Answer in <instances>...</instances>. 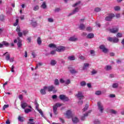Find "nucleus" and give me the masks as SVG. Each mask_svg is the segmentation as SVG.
Instances as JSON below:
<instances>
[{
  "label": "nucleus",
  "instance_id": "49530a36",
  "mask_svg": "<svg viewBox=\"0 0 124 124\" xmlns=\"http://www.w3.org/2000/svg\"><path fill=\"white\" fill-rule=\"evenodd\" d=\"M86 82L85 81H82L80 82V86H81V87H84L85 86H86Z\"/></svg>",
  "mask_w": 124,
  "mask_h": 124
},
{
  "label": "nucleus",
  "instance_id": "bf43d9fd",
  "mask_svg": "<svg viewBox=\"0 0 124 124\" xmlns=\"http://www.w3.org/2000/svg\"><path fill=\"white\" fill-rule=\"evenodd\" d=\"M14 68H15V66H14V65H12L11 68V72H14Z\"/></svg>",
  "mask_w": 124,
  "mask_h": 124
},
{
  "label": "nucleus",
  "instance_id": "dca6fc26",
  "mask_svg": "<svg viewBox=\"0 0 124 124\" xmlns=\"http://www.w3.org/2000/svg\"><path fill=\"white\" fill-rule=\"evenodd\" d=\"M53 113H54L55 115H58V108H57L56 107H54L53 106Z\"/></svg>",
  "mask_w": 124,
  "mask_h": 124
},
{
  "label": "nucleus",
  "instance_id": "c756f323",
  "mask_svg": "<svg viewBox=\"0 0 124 124\" xmlns=\"http://www.w3.org/2000/svg\"><path fill=\"white\" fill-rule=\"evenodd\" d=\"M112 87L113 88V89H117V88L119 87V84L118 83H113Z\"/></svg>",
  "mask_w": 124,
  "mask_h": 124
},
{
  "label": "nucleus",
  "instance_id": "aec40b11",
  "mask_svg": "<svg viewBox=\"0 0 124 124\" xmlns=\"http://www.w3.org/2000/svg\"><path fill=\"white\" fill-rule=\"evenodd\" d=\"M46 89H45L44 87V89H41L40 90V93H41V94H46Z\"/></svg>",
  "mask_w": 124,
  "mask_h": 124
},
{
  "label": "nucleus",
  "instance_id": "9d476101",
  "mask_svg": "<svg viewBox=\"0 0 124 124\" xmlns=\"http://www.w3.org/2000/svg\"><path fill=\"white\" fill-rule=\"evenodd\" d=\"M17 39H18V42H17V47H18V48H21V47H22V41H21V40H20V37H17Z\"/></svg>",
  "mask_w": 124,
  "mask_h": 124
},
{
  "label": "nucleus",
  "instance_id": "7ed1b4c3",
  "mask_svg": "<svg viewBox=\"0 0 124 124\" xmlns=\"http://www.w3.org/2000/svg\"><path fill=\"white\" fill-rule=\"evenodd\" d=\"M109 31L111 33H117V32L119 31V28L115 26L110 29H109Z\"/></svg>",
  "mask_w": 124,
  "mask_h": 124
},
{
  "label": "nucleus",
  "instance_id": "c85d7f7f",
  "mask_svg": "<svg viewBox=\"0 0 124 124\" xmlns=\"http://www.w3.org/2000/svg\"><path fill=\"white\" fill-rule=\"evenodd\" d=\"M41 7H42V8H43L44 9H46V8L47 7V5H46V2H44L42 4V5L41 6Z\"/></svg>",
  "mask_w": 124,
  "mask_h": 124
},
{
  "label": "nucleus",
  "instance_id": "4468645a",
  "mask_svg": "<svg viewBox=\"0 0 124 124\" xmlns=\"http://www.w3.org/2000/svg\"><path fill=\"white\" fill-rule=\"evenodd\" d=\"M90 66V64L89 63H84L83 67V70H85V69H87V67H89Z\"/></svg>",
  "mask_w": 124,
  "mask_h": 124
},
{
  "label": "nucleus",
  "instance_id": "8fccbe9b",
  "mask_svg": "<svg viewBox=\"0 0 124 124\" xmlns=\"http://www.w3.org/2000/svg\"><path fill=\"white\" fill-rule=\"evenodd\" d=\"M117 37H123V34L122 33H118L116 35Z\"/></svg>",
  "mask_w": 124,
  "mask_h": 124
},
{
  "label": "nucleus",
  "instance_id": "f3484780",
  "mask_svg": "<svg viewBox=\"0 0 124 124\" xmlns=\"http://www.w3.org/2000/svg\"><path fill=\"white\" fill-rule=\"evenodd\" d=\"M77 40V38H75V37H71L69 39V41L75 42Z\"/></svg>",
  "mask_w": 124,
  "mask_h": 124
},
{
  "label": "nucleus",
  "instance_id": "473e14b6",
  "mask_svg": "<svg viewBox=\"0 0 124 124\" xmlns=\"http://www.w3.org/2000/svg\"><path fill=\"white\" fill-rule=\"evenodd\" d=\"M113 43H118L119 42V38H113Z\"/></svg>",
  "mask_w": 124,
  "mask_h": 124
},
{
  "label": "nucleus",
  "instance_id": "ea45409f",
  "mask_svg": "<svg viewBox=\"0 0 124 124\" xmlns=\"http://www.w3.org/2000/svg\"><path fill=\"white\" fill-rule=\"evenodd\" d=\"M38 9H39V7L38 6V5L35 6L33 8L34 11H37Z\"/></svg>",
  "mask_w": 124,
  "mask_h": 124
},
{
  "label": "nucleus",
  "instance_id": "79ce46f5",
  "mask_svg": "<svg viewBox=\"0 0 124 124\" xmlns=\"http://www.w3.org/2000/svg\"><path fill=\"white\" fill-rule=\"evenodd\" d=\"M5 59L6 61H9L10 60V55H9V54H7L6 56Z\"/></svg>",
  "mask_w": 124,
  "mask_h": 124
},
{
  "label": "nucleus",
  "instance_id": "cd10ccee",
  "mask_svg": "<svg viewBox=\"0 0 124 124\" xmlns=\"http://www.w3.org/2000/svg\"><path fill=\"white\" fill-rule=\"evenodd\" d=\"M53 106H54V107H56L57 108H58V107H61V106H62V104H61L60 103H57Z\"/></svg>",
  "mask_w": 124,
  "mask_h": 124
},
{
  "label": "nucleus",
  "instance_id": "864d4df0",
  "mask_svg": "<svg viewBox=\"0 0 124 124\" xmlns=\"http://www.w3.org/2000/svg\"><path fill=\"white\" fill-rule=\"evenodd\" d=\"M48 21L49 23H53V22H54V19H53V18H48Z\"/></svg>",
  "mask_w": 124,
  "mask_h": 124
},
{
  "label": "nucleus",
  "instance_id": "774afa93",
  "mask_svg": "<svg viewBox=\"0 0 124 124\" xmlns=\"http://www.w3.org/2000/svg\"><path fill=\"white\" fill-rule=\"evenodd\" d=\"M86 31H92V28H91L90 27H87L86 28Z\"/></svg>",
  "mask_w": 124,
  "mask_h": 124
},
{
  "label": "nucleus",
  "instance_id": "2eb2a0df",
  "mask_svg": "<svg viewBox=\"0 0 124 124\" xmlns=\"http://www.w3.org/2000/svg\"><path fill=\"white\" fill-rule=\"evenodd\" d=\"M26 107H28V104L27 103H22L21 104V108L22 109H25Z\"/></svg>",
  "mask_w": 124,
  "mask_h": 124
},
{
  "label": "nucleus",
  "instance_id": "c9c22d12",
  "mask_svg": "<svg viewBox=\"0 0 124 124\" xmlns=\"http://www.w3.org/2000/svg\"><path fill=\"white\" fill-rule=\"evenodd\" d=\"M114 9L115 11H119V10L121 9V8L120 7V6H116L114 7Z\"/></svg>",
  "mask_w": 124,
  "mask_h": 124
},
{
  "label": "nucleus",
  "instance_id": "b1692460",
  "mask_svg": "<svg viewBox=\"0 0 124 124\" xmlns=\"http://www.w3.org/2000/svg\"><path fill=\"white\" fill-rule=\"evenodd\" d=\"M48 47H49V48H57V46L54 44H50L48 45Z\"/></svg>",
  "mask_w": 124,
  "mask_h": 124
},
{
  "label": "nucleus",
  "instance_id": "1a4fd4ad",
  "mask_svg": "<svg viewBox=\"0 0 124 124\" xmlns=\"http://www.w3.org/2000/svg\"><path fill=\"white\" fill-rule=\"evenodd\" d=\"M72 114V112L71 111V109H69L66 111V115L68 119H69L70 117H71V114Z\"/></svg>",
  "mask_w": 124,
  "mask_h": 124
},
{
  "label": "nucleus",
  "instance_id": "412c9836",
  "mask_svg": "<svg viewBox=\"0 0 124 124\" xmlns=\"http://www.w3.org/2000/svg\"><path fill=\"white\" fill-rule=\"evenodd\" d=\"M86 117H88V113L84 114V115L81 117V121H85Z\"/></svg>",
  "mask_w": 124,
  "mask_h": 124
},
{
  "label": "nucleus",
  "instance_id": "6e6d98bb",
  "mask_svg": "<svg viewBox=\"0 0 124 124\" xmlns=\"http://www.w3.org/2000/svg\"><path fill=\"white\" fill-rule=\"evenodd\" d=\"M17 34H18V36H19V37H22V36H23V33H22V32H18Z\"/></svg>",
  "mask_w": 124,
  "mask_h": 124
},
{
  "label": "nucleus",
  "instance_id": "de8ad7c7",
  "mask_svg": "<svg viewBox=\"0 0 124 124\" xmlns=\"http://www.w3.org/2000/svg\"><path fill=\"white\" fill-rule=\"evenodd\" d=\"M9 107V105H4L3 107L2 110H4L6 108H8Z\"/></svg>",
  "mask_w": 124,
  "mask_h": 124
},
{
  "label": "nucleus",
  "instance_id": "5fc2aeb1",
  "mask_svg": "<svg viewBox=\"0 0 124 124\" xmlns=\"http://www.w3.org/2000/svg\"><path fill=\"white\" fill-rule=\"evenodd\" d=\"M3 45H5V46L8 47V46H9V43L5 41V42H3Z\"/></svg>",
  "mask_w": 124,
  "mask_h": 124
},
{
  "label": "nucleus",
  "instance_id": "a18cd8bd",
  "mask_svg": "<svg viewBox=\"0 0 124 124\" xmlns=\"http://www.w3.org/2000/svg\"><path fill=\"white\" fill-rule=\"evenodd\" d=\"M110 112L111 113V114H114L115 115L117 114V112L114 109H110Z\"/></svg>",
  "mask_w": 124,
  "mask_h": 124
},
{
  "label": "nucleus",
  "instance_id": "69168bd1",
  "mask_svg": "<svg viewBox=\"0 0 124 124\" xmlns=\"http://www.w3.org/2000/svg\"><path fill=\"white\" fill-rule=\"evenodd\" d=\"M23 34H24V35H26V34H27L28 33V31H23L22 32Z\"/></svg>",
  "mask_w": 124,
  "mask_h": 124
},
{
  "label": "nucleus",
  "instance_id": "a211bd4d",
  "mask_svg": "<svg viewBox=\"0 0 124 124\" xmlns=\"http://www.w3.org/2000/svg\"><path fill=\"white\" fill-rule=\"evenodd\" d=\"M37 42L38 45H40L42 43V41L41 40V38L40 37H38L37 39Z\"/></svg>",
  "mask_w": 124,
  "mask_h": 124
},
{
  "label": "nucleus",
  "instance_id": "bb28decb",
  "mask_svg": "<svg viewBox=\"0 0 124 124\" xmlns=\"http://www.w3.org/2000/svg\"><path fill=\"white\" fill-rule=\"evenodd\" d=\"M68 60H69V61H75V57L73 56H69Z\"/></svg>",
  "mask_w": 124,
  "mask_h": 124
},
{
  "label": "nucleus",
  "instance_id": "37998d69",
  "mask_svg": "<svg viewBox=\"0 0 124 124\" xmlns=\"http://www.w3.org/2000/svg\"><path fill=\"white\" fill-rule=\"evenodd\" d=\"M88 108H89V105H86L85 107L83 109V112H85V111H87V110H88Z\"/></svg>",
  "mask_w": 124,
  "mask_h": 124
},
{
  "label": "nucleus",
  "instance_id": "13d9d810",
  "mask_svg": "<svg viewBox=\"0 0 124 124\" xmlns=\"http://www.w3.org/2000/svg\"><path fill=\"white\" fill-rule=\"evenodd\" d=\"M109 97H111V98H113L114 97H116V95H115L114 94H110L109 95Z\"/></svg>",
  "mask_w": 124,
  "mask_h": 124
},
{
  "label": "nucleus",
  "instance_id": "338daca9",
  "mask_svg": "<svg viewBox=\"0 0 124 124\" xmlns=\"http://www.w3.org/2000/svg\"><path fill=\"white\" fill-rule=\"evenodd\" d=\"M83 101L82 100H80L78 101V104H79L80 105H82V104H83Z\"/></svg>",
  "mask_w": 124,
  "mask_h": 124
},
{
  "label": "nucleus",
  "instance_id": "423d86ee",
  "mask_svg": "<svg viewBox=\"0 0 124 124\" xmlns=\"http://www.w3.org/2000/svg\"><path fill=\"white\" fill-rule=\"evenodd\" d=\"M99 48L101 50H102V51L103 53H105L106 54V53H108V49H107L106 47L105 46L103 45H101L100 46Z\"/></svg>",
  "mask_w": 124,
  "mask_h": 124
},
{
  "label": "nucleus",
  "instance_id": "4d7b16f0",
  "mask_svg": "<svg viewBox=\"0 0 124 124\" xmlns=\"http://www.w3.org/2000/svg\"><path fill=\"white\" fill-rule=\"evenodd\" d=\"M54 11L55 12H59V11H61V9L60 8H56Z\"/></svg>",
  "mask_w": 124,
  "mask_h": 124
},
{
  "label": "nucleus",
  "instance_id": "f03ea898",
  "mask_svg": "<svg viewBox=\"0 0 124 124\" xmlns=\"http://www.w3.org/2000/svg\"><path fill=\"white\" fill-rule=\"evenodd\" d=\"M59 98L61 100H63L64 101H69V98L68 97L66 96L64 94H61L59 96Z\"/></svg>",
  "mask_w": 124,
  "mask_h": 124
},
{
  "label": "nucleus",
  "instance_id": "20e7f679",
  "mask_svg": "<svg viewBox=\"0 0 124 124\" xmlns=\"http://www.w3.org/2000/svg\"><path fill=\"white\" fill-rule=\"evenodd\" d=\"M115 17V14H109L108 15V16L106 17V21H112V19Z\"/></svg>",
  "mask_w": 124,
  "mask_h": 124
},
{
  "label": "nucleus",
  "instance_id": "f8f14e48",
  "mask_svg": "<svg viewBox=\"0 0 124 124\" xmlns=\"http://www.w3.org/2000/svg\"><path fill=\"white\" fill-rule=\"evenodd\" d=\"M87 38L91 39L93 38V37H94V35L93 33H90L87 35Z\"/></svg>",
  "mask_w": 124,
  "mask_h": 124
},
{
  "label": "nucleus",
  "instance_id": "f704fd0d",
  "mask_svg": "<svg viewBox=\"0 0 124 124\" xmlns=\"http://www.w3.org/2000/svg\"><path fill=\"white\" fill-rule=\"evenodd\" d=\"M80 30H84L85 29V25L81 24L79 27Z\"/></svg>",
  "mask_w": 124,
  "mask_h": 124
},
{
  "label": "nucleus",
  "instance_id": "603ef678",
  "mask_svg": "<svg viewBox=\"0 0 124 124\" xmlns=\"http://www.w3.org/2000/svg\"><path fill=\"white\" fill-rule=\"evenodd\" d=\"M113 38H112L111 37H109L108 38V41H109L110 42H113Z\"/></svg>",
  "mask_w": 124,
  "mask_h": 124
},
{
  "label": "nucleus",
  "instance_id": "4be33fe9",
  "mask_svg": "<svg viewBox=\"0 0 124 124\" xmlns=\"http://www.w3.org/2000/svg\"><path fill=\"white\" fill-rule=\"evenodd\" d=\"M105 69H106L107 71L111 70V69H112V66L110 65H107L105 67Z\"/></svg>",
  "mask_w": 124,
  "mask_h": 124
},
{
  "label": "nucleus",
  "instance_id": "0e129e2a",
  "mask_svg": "<svg viewBox=\"0 0 124 124\" xmlns=\"http://www.w3.org/2000/svg\"><path fill=\"white\" fill-rule=\"evenodd\" d=\"M60 81L61 84H63V83H64V80L62 78L60 79Z\"/></svg>",
  "mask_w": 124,
  "mask_h": 124
},
{
  "label": "nucleus",
  "instance_id": "680f3d73",
  "mask_svg": "<svg viewBox=\"0 0 124 124\" xmlns=\"http://www.w3.org/2000/svg\"><path fill=\"white\" fill-rule=\"evenodd\" d=\"M51 55H55L56 54V50H53L50 52Z\"/></svg>",
  "mask_w": 124,
  "mask_h": 124
},
{
  "label": "nucleus",
  "instance_id": "2f4dec72",
  "mask_svg": "<svg viewBox=\"0 0 124 124\" xmlns=\"http://www.w3.org/2000/svg\"><path fill=\"white\" fill-rule=\"evenodd\" d=\"M37 110L38 111V112H39V113H40V114L42 116V117H44V115L43 114V111H42V110L39 109H39H37Z\"/></svg>",
  "mask_w": 124,
  "mask_h": 124
},
{
  "label": "nucleus",
  "instance_id": "393cba45",
  "mask_svg": "<svg viewBox=\"0 0 124 124\" xmlns=\"http://www.w3.org/2000/svg\"><path fill=\"white\" fill-rule=\"evenodd\" d=\"M35 105L36 106V109L38 110V109H39V104H38V103H37V101L36 100L35 101Z\"/></svg>",
  "mask_w": 124,
  "mask_h": 124
},
{
  "label": "nucleus",
  "instance_id": "e2e57ef3",
  "mask_svg": "<svg viewBox=\"0 0 124 124\" xmlns=\"http://www.w3.org/2000/svg\"><path fill=\"white\" fill-rule=\"evenodd\" d=\"M97 72L95 70H93L92 72V75H93L94 74H96Z\"/></svg>",
  "mask_w": 124,
  "mask_h": 124
},
{
  "label": "nucleus",
  "instance_id": "a19ab883",
  "mask_svg": "<svg viewBox=\"0 0 124 124\" xmlns=\"http://www.w3.org/2000/svg\"><path fill=\"white\" fill-rule=\"evenodd\" d=\"M16 31H17V32H20L21 31V27H20V26H18L16 27Z\"/></svg>",
  "mask_w": 124,
  "mask_h": 124
},
{
  "label": "nucleus",
  "instance_id": "7c9ffc66",
  "mask_svg": "<svg viewBox=\"0 0 124 124\" xmlns=\"http://www.w3.org/2000/svg\"><path fill=\"white\" fill-rule=\"evenodd\" d=\"M93 124H100V121L98 119H95L93 121Z\"/></svg>",
  "mask_w": 124,
  "mask_h": 124
},
{
  "label": "nucleus",
  "instance_id": "052dcab7",
  "mask_svg": "<svg viewBox=\"0 0 124 124\" xmlns=\"http://www.w3.org/2000/svg\"><path fill=\"white\" fill-rule=\"evenodd\" d=\"M115 17L116 18H120V17H121V14H116Z\"/></svg>",
  "mask_w": 124,
  "mask_h": 124
},
{
  "label": "nucleus",
  "instance_id": "e433bc0d",
  "mask_svg": "<svg viewBox=\"0 0 124 124\" xmlns=\"http://www.w3.org/2000/svg\"><path fill=\"white\" fill-rule=\"evenodd\" d=\"M80 3H81V1H78L77 2L73 5V7H75V6H77V5H79Z\"/></svg>",
  "mask_w": 124,
  "mask_h": 124
},
{
  "label": "nucleus",
  "instance_id": "6e6552de",
  "mask_svg": "<svg viewBox=\"0 0 124 124\" xmlns=\"http://www.w3.org/2000/svg\"><path fill=\"white\" fill-rule=\"evenodd\" d=\"M44 89H47L48 92H53V91H54V90H55V87H54V86L51 85L50 86H45L44 87Z\"/></svg>",
  "mask_w": 124,
  "mask_h": 124
},
{
  "label": "nucleus",
  "instance_id": "3c124183",
  "mask_svg": "<svg viewBox=\"0 0 124 124\" xmlns=\"http://www.w3.org/2000/svg\"><path fill=\"white\" fill-rule=\"evenodd\" d=\"M4 16L1 15L0 16V21H4Z\"/></svg>",
  "mask_w": 124,
  "mask_h": 124
},
{
  "label": "nucleus",
  "instance_id": "39448f33",
  "mask_svg": "<svg viewBox=\"0 0 124 124\" xmlns=\"http://www.w3.org/2000/svg\"><path fill=\"white\" fill-rule=\"evenodd\" d=\"M77 97L81 100V99H84V95H83V93L81 92H78V94L76 95Z\"/></svg>",
  "mask_w": 124,
  "mask_h": 124
},
{
  "label": "nucleus",
  "instance_id": "ddd939ff",
  "mask_svg": "<svg viewBox=\"0 0 124 124\" xmlns=\"http://www.w3.org/2000/svg\"><path fill=\"white\" fill-rule=\"evenodd\" d=\"M68 69H69L70 72H71V73H72V74H74L75 73H77V71H76V70H75V69H70V68H71V67H68Z\"/></svg>",
  "mask_w": 124,
  "mask_h": 124
},
{
  "label": "nucleus",
  "instance_id": "72a5a7b5",
  "mask_svg": "<svg viewBox=\"0 0 124 124\" xmlns=\"http://www.w3.org/2000/svg\"><path fill=\"white\" fill-rule=\"evenodd\" d=\"M18 120L19 122H24V117L19 116L18 117Z\"/></svg>",
  "mask_w": 124,
  "mask_h": 124
},
{
  "label": "nucleus",
  "instance_id": "6ab92c4d",
  "mask_svg": "<svg viewBox=\"0 0 124 124\" xmlns=\"http://www.w3.org/2000/svg\"><path fill=\"white\" fill-rule=\"evenodd\" d=\"M56 63H57V61H56V60H51L50 62V64L51 65H52V66L56 65Z\"/></svg>",
  "mask_w": 124,
  "mask_h": 124
},
{
  "label": "nucleus",
  "instance_id": "f257e3e1",
  "mask_svg": "<svg viewBox=\"0 0 124 124\" xmlns=\"http://www.w3.org/2000/svg\"><path fill=\"white\" fill-rule=\"evenodd\" d=\"M97 105L99 111H100L101 113H103V111H104V108L103 107V105H102V104H101V102H98L97 103Z\"/></svg>",
  "mask_w": 124,
  "mask_h": 124
},
{
  "label": "nucleus",
  "instance_id": "58836bf2",
  "mask_svg": "<svg viewBox=\"0 0 124 124\" xmlns=\"http://www.w3.org/2000/svg\"><path fill=\"white\" fill-rule=\"evenodd\" d=\"M30 112H31V109L30 108H27V109H25V112L26 113V114L30 113Z\"/></svg>",
  "mask_w": 124,
  "mask_h": 124
},
{
  "label": "nucleus",
  "instance_id": "09e8293b",
  "mask_svg": "<svg viewBox=\"0 0 124 124\" xmlns=\"http://www.w3.org/2000/svg\"><path fill=\"white\" fill-rule=\"evenodd\" d=\"M95 94H96V95H100L101 94V91H96Z\"/></svg>",
  "mask_w": 124,
  "mask_h": 124
},
{
  "label": "nucleus",
  "instance_id": "a878e982",
  "mask_svg": "<svg viewBox=\"0 0 124 124\" xmlns=\"http://www.w3.org/2000/svg\"><path fill=\"white\" fill-rule=\"evenodd\" d=\"M31 24L34 28H35V27L37 26V23H36V21H32Z\"/></svg>",
  "mask_w": 124,
  "mask_h": 124
},
{
  "label": "nucleus",
  "instance_id": "5701e85b",
  "mask_svg": "<svg viewBox=\"0 0 124 124\" xmlns=\"http://www.w3.org/2000/svg\"><path fill=\"white\" fill-rule=\"evenodd\" d=\"M54 85H55V86H59V85H60V82H59V79H58V78L55 79Z\"/></svg>",
  "mask_w": 124,
  "mask_h": 124
},
{
  "label": "nucleus",
  "instance_id": "c03bdc74",
  "mask_svg": "<svg viewBox=\"0 0 124 124\" xmlns=\"http://www.w3.org/2000/svg\"><path fill=\"white\" fill-rule=\"evenodd\" d=\"M101 11V9H100V8L99 7H97L95 8L94 9V11H95V12H99V11Z\"/></svg>",
  "mask_w": 124,
  "mask_h": 124
},
{
  "label": "nucleus",
  "instance_id": "0eeeda50",
  "mask_svg": "<svg viewBox=\"0 0 124 124\" xmlns=\"http://www.w3.org/2000/svg\"><path fill=\"white\" fill-rule=\"evenodd\" d=\"M65 47L63 46H60L56 47V51H57V52H63V51H65Z\"/></svg>",
  "mask_w": 124,
  "mask_h": 124
},
{
  "label": "nucleus",
  "instance_id": "4c0bfd02",
  "mask_svg": "<svg viewBox=\"0 0 124 124\" xmlns=\"http://www.w3.org/2000/svg\"><path fill=\"white\" fill-rule=\"evenodd\" d=\"M78 11H79V8H78V7H76V8L73 11V12L74 13V14H75V13H77V12H78Z\"/></svg>",
  "mask_w": 124,
  "mask_h": 124
},
{
  "label": "nucleus",
  "instance_id": "9b49d317",
  "mask_svg": "<svg viewBox=\"0 0 124 124\" xmlns=\"http://www.w3.org/2000/svg\"><path fill=\"white\" fill-rule=\"evenodd\" d=\"M72 122L73 124H77L78 123H79V119L76 117H73Z\"/></svg>",
  "mask_w": 124,
  "mask_h": 124
}]
</instances>
